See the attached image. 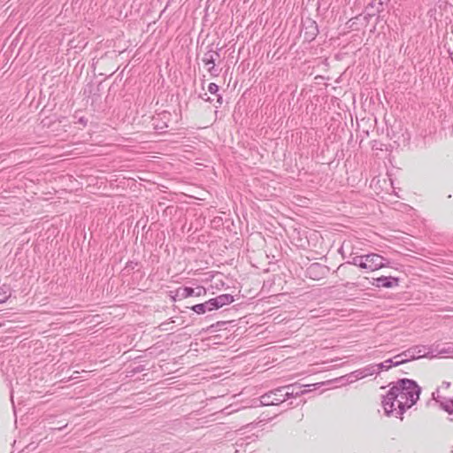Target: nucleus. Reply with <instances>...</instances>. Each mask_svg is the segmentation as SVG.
<instances>
[{
	"label": "nucleus",
	"mask_w": 453,
	"mask_h": 453,
	"mask_svg": "<svg viewBox=\"0 0 453 453\" xmlns=\"http://www.w3.org/2000/svg\"><path fill=\"white\" fill-rule=\"evenodd\" d=\"M195 289L189 287L179 288L176 290L175 296L179 299H185L194 296Z\"/></svg>",
	"instance_id": "7"
},
{
	"label": "nucleus",
	"mask_w": 453,
	"mask_h": 453,
	"mask_svg": "<svg viewBox=\"0 0 453 453\" xmlns=\"http://www.w3.org/2000/svg\"><path fill=\"white\" fill-rule=\"evenodd\" d=\"M365 255L362 256H355L351 258L350 261H348L347 264L353 265L358 266L362 269H365Z\"/></svg>",
	"instance_id": "11"
},
{
	"label": "nucleus",
	"mask_w": 453,
	"mask_h": 453,
	"mask_svg": "<svg viewBox=\"0 0 453 453\" xmlns=\"http://www.w3.org/2000/svg\"><path fill=\"white\" fill-rule=\"evenodd\" d=\"M284 388H285V391H288V398L292 397V396H298V395H303L306 392V390H296V387H294V386H288Z\"/></svg>",
	"instance_id": "13"
},
{
	"label": "nucleus",
	"mask_w": 453,
	"mask_h": 453,
	"mask_svg": "<svg viewBox=\"0 0 453 453\" xmlns=\"http://www.w3.org/2000/svg\"><path fill=\"white\" fill-rule=\"evenodd\" d=\"M206 304H207V307H208V311H214V310H217V309H219L217 303H216V299L215 297L214 298H211L210 300H208L207 302H205Z\"/></svg>",
	"instance_id": "17"
},
{
	"label": "nucleus",
	"mask_w": 453,
	"mask_h": 453,
	"mask_svg": "<svg viewBox=\"0 0 453 453\" xmlns=\"http://www.w3.org/2000/svg\"><path fill=\"white\" fill-rule=\"evenodd\" d=\"M208 90L211 94H217L219 91V86L216 83H210L208 86Z\"/></svg>",
	"instance_id": "20"
},
{
	"label": "nucleus",
	"mask_w": 453,
	"mask_h": 453,
	"mask_svg": "<svg viewBox=\"0 0 453 453\" xmlns=\"http://www.w3.org/2000/svg\"><path fill=\"white\" fill-rule=\"evenodd\" d=\"M215 299L219 308H221L224 305L229 304L234 301V296L230 294L219 295L216 296Z\"/></svg>",
	"instance_id": "8"
},
{
	"label": "nucleus",
	"mask_w": 453,
	"mask_h": 453,
	"mask_svg": "<svg viewBox=\"0 0 453 453\" xmlns=\"http://www.w3.org/2000/svg\"><path fill=\"white\" fill-rule=\"evenodd\" d=\"M453 353L450 347L443 348L441 350H439L438 354H450Z\"/></svg>",
	"instance_id": "21"
},
{
	"label": "nucleus",
	"mask_w": 453,
	"mask_h": 453,
	"mask_svg": "<svg viewBox=\"0 0 453 453\" xmlns=\"http://www.w3.org/2000/svg\"><path fill=\"white\" fill-rule=\"evenodd\" d=\"M288 391H285L284 388H277L273 391L265 394L260 397L262 405H278L288 399Z\"/></svg>",
	"instance_id": "2"
},
{
	"label": "nucleus",
	"mask_w": 453,
	"mask_h": 453,
	"mask_svg": "<svg viewBox=\"0 0 453 453\" xmlns=\"http://www.w3.org/2000/svg\"><path fill=\"white\" fill-rule=\"evenodd\" d=\"M437 355L433 354L431 351V347H427L426 345H417L412 348H410L409 349L402 352L401 354H398L395 356V358L401 357H407L408 358H420V357H435Z\"/></svg>",
	"instance_id": "3"
},
{
	"label": "nucleus",
	"mask_w": 453,
	"mask_h": 453,
	"mask_svg": "<svg viewBox=\"0 0 453 453\" xmlns=\"http://www.w3.org/2000/svg\"><path fill=\"white\" fill-rule=\"evenodd\" d=\"M394 362H395V359L392 358V359H388L380 364H378V367L380 368V372L381 370H388L389 368H391L392 366H395L394 365Z\"/></svg>",
	"instance_id": "16"
},
{
	"label": "nucleus",
	"mask_w": 453,
	"mask_h": 453,
	"mask_svg": "<svg viewBox=\"0 0 453 453\" xmlns=\"http://www.w3.org/2000/svg\"><path fill=\"white\" fill-rule=\"evenodd\" d=\"M441 406L445 411L453 415V400L447 399V400L441 401Z\"/></svg>",
	"instance_id": "15"
},
{
	"label": "nucleus",
	"mask_w": 453,
	"mask_h": 453,
	"mask_svg": "<svg viewBox=\"0 0 453 453\" xmlns=\"http://www.w3.org/2000/svg\"><path fill=\"white\" fill-rule=\"evenodd\" d=\"M12 295V291L9 286H0V303H4Z\"/></svg>",
	"instance_id": "10"
},
{
	"label": "nucleus",
	"mask_w": 453,
	"mask_h": 453,
	"mask_svg": "<svg viewBox=\"0 0 453 453\" xmlns=\"http://www.w3.org/2000/svg\"><path fill=\"white\" fill-rule=\"evenodd\" d=\"M452 452H453V450H452Z\"/></svg>",
	"instance_id": "25"
},
{
	"label": "nucleus",
	"mask_w": 453,
	"mask_h": 453,
	"mask_svg": "<svg viewBox=\"0 0 453 453\" xmlns=\"http://www.w3.org/2000/svg\"><path fill=\"white\" fill-rule=\"evenodd\" d=\"M218 103H219V104H222V96H221L220 95H218Z\"/></svg>",
	"instance_id": "23"
},
{
	"label": "nucleus",
	"mask_w": 453,
	"mask_h": 453,
	"mask_svg": "<svg viewBox=\"0 0 453 453\" xmlns=\"http://www.w3.org/2000/svg\"><path fill=\"white\" fill-rule=\"evenodd\" d=\"M394 359H395L394 365H399L406 363L410 360H413L412 358H408L407 357H401L395 358V356L394 357Z\"/></svg>",
	"instance_id": "18"
},
{
	"label": "nucleus",
	"mask_w": 453,
	"mask_h": 453,
	"mask_svg": "<svg viewBox=\"0 0 453 453\" xmlns=\"http://www.w3.org/2000/svg\"><path fill=\"white\" fill-rule=\"evenodd\" d=\"M365 269L372 272L384 267L388 263L385 257L376 253L365 255Z\"/></svg>",
	"instance_id": "4"
},
{
	"label": "nucleus",
	"mask_w": 453,
	"mask_h": 453,
	"mask_svg": "<svg viewBox=\"0 0 453 453\" xmlns=\"http://www.w3.org/2000/svg\"><path fill=\"white\" fill-rule=\"evenodd\" d=\"M219 57V52L209 50L204 54L203 58V62L204 63V65H209L208 72L213 76L218 75L217 69L215 68V61Z\"/></svg>",
	"instance_id": "5"
},
{
	"label": "nucleus",
	"mask_w": 453,
	"mask_h": 453,
	"mask_svg": "<svg viewBox=\"0 0 453 453\" xmlns=\"http://www.w3.org/2000/svg\"><path fill=\"white\" fill-rule=\"evenodd\" d=\"M363 369L365 371V375H366V377L380 373V368L378 367V364L369 365L365 367H363Z\"/></svg>",
	"instance_id": "12"
},
{
	"label": "nucleus",
	"mask_w": 453,
	"mask_h": 453,
	"mask_svg": "<svg viewBox=\"0 0 453 453\" xmlns=\"http://www.w3.org/2000/svg\"><path fill=\"white\" fill-rule=\"evenodd\" d=\"M399 282V280L395 277H387V276H381L379 278L372 279V284L377 288H392L395 286H397Z\"/></svg>",
	"instance_id": "6"
},
{
	"label": "nucleus",
	"mask_w": 453,
	"mask_h": 453,
	"mask_svg": "<svg viewBox=\"0 0 453 453\" xmlns=\"http://www.w3.org/2000/svg\"><path fill=\"white\" fill-rule=\"evenodd\" d=\"M319 268H320V265L319 264H313V265H311L310 266L309 273H311L312 272H315V271H317Z\"/></svg>",
	"instance_id": "22"
},
{
	"label": "nucleus",
	"mask_w": 453,
	"mask_h": 453,
	"mask_svg": "<svg viewBox=\"0 0 453 453\" xmlns=\"http://www.w3.org/2000/svg\"><path fill=\"white\" fill-rule=\"evenodd\" d=\"M194 289H195L194 296H203L206 294V289L203 287L199 286Z\"/></svg>",
	"instance_id": "19"
},
{
	"label": "nucleus",
	"mask_w": 453,
	"mask_h": 453,
	"mask_svg": "<svg viewBox=\"0 0 453 453\" xmlns=\"http://www.w3.org/2000/svg\"><path fill=\"white\" fill-rule=\"evenodd\" d=\"M191 310L197 314H203L206 311H209L206 303L195 304L191 307Z\"/></svg>",
	"instance_id": "14"
},
{
	"label": "nucleus",
	"mask_w": 453,
	"mask_h": 453,
	"mask_svg": "<svg viewBox=\"0 0 453 453\" xmlns=\"http://www.w3.org/2000/svg\"><path fill=\"white\" fill-rule=\"evenodd\" d=\"M420 387L412 380H398L382 401L387 415H395L402 418L406 409L411 408L419 399Z\"/></svg>",
	"instance_id": "1"
},
{
	"label": "nucleus",
	"mask_w": 453,
	"mask_h": 453,
	"mask_svg": "<svg viewBox=\"0 0 453 453\" xmlns=\"http://www.w3.org/2000/svg\"><path fill=\"white\" fill-rule=\"evenodd\" d=\"M365 377H366V375H365V371L363 368L357 369V370L350 372L349 374L346 375L347 380L349 383H352L357 380H360V379H363Z\"/></svg>",
	"instance_id": "9"
},
{
	"label": "nucleus",
	"mask_w": 453,
	"mask_h": 453,
	"mask_svg": "<svg viewBox=\"0 0 453 453\" xmlns=\"http://www.w3.org/2000/svg\"><path fill=\"white\" fill-rule=\"evenodd\" d=\"M203 98L204 100H206V101H209V100H210V97H207V98L203 97Z\"/></svg>",
	"instance_id": "24"
}]
</instances>
